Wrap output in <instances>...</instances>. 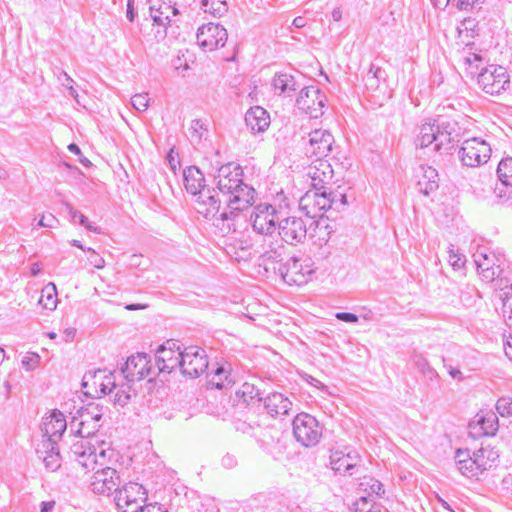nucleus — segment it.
Wrapping results in <instances>:
<instances>
[{
    "label": "nucleus",
    "mask_w": 512,
    "mask_h": 512,
    "mask_svg": "<svg viewBox=\"0 0 512 512\" xmlns=\"http://www.w3.org/2000/svg\"><path fill=\"white\" fill-rule=\"evenodd\" d=\"M215 182L226 204L216 220V227L223 235H227L236 231L241 221L240 212L253 204L255 190L244 182L243 169L234 162L222 165L218 169Z\"/></svg>",
    "instance_id": "1"
},
{
    "label": "nucleus",
    "mask_w": 512,
    "mask_h": 512,
    "mask_svg": "<svg viewBox=\"0 0 512 512\" xmlns=\"http://www.w3.org/2000/svg\"><path fill=\"white\" fill-rule=\"evenodd\" d=\"M101 417L99 413L92 415L88 411L81 414L80 427L73 436V442L70 446L71 456L81 467L95 468L97 464L98 445H101L102 442H99L94 434L100 427Z\"/></svg>",
    "instance_id": "2"
},
{
    "label": "nucleus",
    "mask_w": 512,
    "mask_h": 512,
    "mask_svg": "<svg viewBox=\"0 0 512 512\" xmlns=\"http://www.w3.org/2000/svg\"><path fill=\"white\" fill-rule=\"evenodd\" d=\"M114 455V450L104 442L98 445L97 464L95 468H85L87 471H94L90 478V488L94 493L109 495L112 491H117L120 484V476L116 469L107 466Z\"/></svg>",
    "instance_id": "3"
},
{
    "label": "nucleus",
    "mask_w": 512,
    "mask_h": 512,
    "mask_svg": "<svg viewBox=\"0 0 512 512\" xmlns=\"http://www.w3.org/2000/svg\"><path fill=\"white\" fill-rule=\"evenodd\" d=\"M454 142L450 124L445 121L429 120L419 127L415 139L418 148H429L433 152H447Z\"/></svg>",
    "instance_id": "4"
},
{
    "label": "nucleus",
    "mask_w": 512,
    "mask_h": 512,
    "mask_svg": "<svg viewBox=\"0 0 512 512\" xmlns=\"http://www.w3.org/2000/svg\"><path fill=\"white\" fill-rule=\"evenodd\" d=\"M477 84L486 94L500 95L510 87V75L501 65H489L477 76Z\"/></svg>",
    "instance_id": "5"
},
{
    "label": "nucleus",
    "mask_w": 512,
    "mask_h": 512,
    "mask_svg": "<svg viewBox=\"0 0 512 512\" xmlns=\"http://www.w3.org/2000/svg\"><path fill=\"white\" fill-rule=\"evenodd\" d=\"M335 203L334 194L325 189H311L299 201L300 210L309 218H321Z\"/></svg>",
    "instance_id": "6"
},
{
    "label": "nucleus",
    "mask_w": 512,
    "mask_h": 512,
    "mask_svg": "<svg viewBox=\"0 0 512 512\" xmlns=\"http://www.w3.org/2000/svg\"><path fill=\"white\" fill-rule=\"evenodd\" d=\"M491 145L480 137L464 140L459 150V158L467 167H478L485 164L491 157Z\"/></svg>",
    "instance_id": "7"
},
{
    "label": "nucleus",
    "mask_w": 512,
    "mask_h": 512,
    "mask_svg": "<svg viewBox=\"0 0 512 512\" xmlns=\"http://www.w3.org/2000/svg\"><path fill=\"white\" fill-rule=\"evenodd\" d=\"M250 221L257 234L270 236L278 229L279 211L271 204H258L250 215Z\"/></svg>",
    "instance_id": "8"
},
{
    "label": "nucleus",
    "mask_w": 512,
    "mask_h": 512,
    "mask_svg": "<svg viewBox=\"0 0 512 512\" xmlns=\"http://www.w3.org/2000/svg\"><path fill=\"white\" fill-rule=\"evenodd\" d=\"M293 434L301 445L312 447L319 442L322 428L315 417L307 413H300L293 420Z\"/></svg>",
    "instance_id": "9"
},
{
    "label": "nucleus",
    "mask_w": 512,
    "mask_h": 512,
    "mask_svg": "<svg viewBox=\"0 0 512 512\" xmlns=\"http://www.w3.org/2000/svg\"><path fill=\"white\" fill-rule=\"evenodd\" d=\"M146 500V491L136 482H129L116 491L115 502L119 512H139Z\"/></svg>",
    "instance_id": "10"
},
{
    "label": "nucleus",
    "mask_w": 512,
    "mask_h": 512,
    "mask_svg": "<svg viewBox=\"0 0 512 512\" xmlns=\"http://www.w3.org/2000/svg\"><path fill=\"white\" fill-rule=\"evenodd\" d=\"M325 103V94L316 86L302 88L296 99L298 109L314 119L323 115Z\"/></svg>",
    "instance_id": "11"
},
{
    "label": "nucleus",
    "mask_w": 512,
    "mask_h": 512,
    "mask_svg": "<svg viewBox=\"0 0 512 512\" xmlns=\"http://www.w3.org/2000/svg\"><path fill=\"white\" fill-rule=\"evenodd\" d=\"M278 270L285 283L298 286L307 283L313 273L309 259L299 260L295 257L280 265Z\"/></svg>",
    "instance_id": "12"
},
{
    "label": "nucleus",
    "mask_w": 512,
    "mask_h": 512,
    "mask_svg": "<svg viewBox=\"0 0 512 512\" xmlns=\"http://www.w3.org/2000/svg\"><path fill=\"white\" fill-rule=\"evenodd\" d=\"M208 368L206 352L199 346H189L183 350L181 373L196 378Z\"/></svg>",
    "instance_id": "13"
},
{
    "label": "nucleus",
    "mask_w": 512,
    "mask_h": 512,
    "mask_svg": "<svg viewBox=\"0 0 512 512\" xmlns=\"http://www.w3.org/2000/svg\"><path fill=\"white\" fill-rule=\"evenodd\" d=\"M220 195L218 190L206 188L202 189V191L195 196V210L206 219L213 220L215 226L217 218L220 217L219 211L221 203L224 202V198H220Z\"/></svg>",
    "instance_id": "14"
},
{
    "label": "nucleus",
    "mask_w": 512,
    "mask_h": 512,
    "mask_svg": "<svg viewBox=\"0 0 512 512\" xmlns=\"http://www.w3.org/2000/svg\"><path fill=\"white\" fill-rule=\"evenodd\" d=\"M278 234L283 242L296 245L306 239L307 225L302 218L289 216L279 221Z\"/></svg>",
    "instance_id": "15"
},
{
    "label": "nucleus",
    "mask_w": 512,
    "mask_h": 512,
    "mask_svg": "<svg viewBox=\"0 0 512 512\" xmlns=\"http://www.w3.org/2000/svg\"><path fill=\"white\" fill-rule=\"evenodd\" d=\"M226 29L214 23L202 25L197 32V42L200 47L207 51H213L223 47L227 41Z\"/></svg>",
    "instance_id": "16"
},
{
    "label": "nucleus",
    "mask_w": 512,
    "mask_h": 512,
    "mask_svg": "<svg viewBox=\"0 0 512 512\" xmlns=\"http://www.w3.org/2000/svg\"><path fill=\"white\" fill-rule=\"evenodd\" d=\"M151 369L150 357L145 353H137L127 358L121 374L128 382H135L149 376Z\"/></svg>",
    "instance_id": "17"
},
{
    "label": "nucleus",
    "mask_w": 512,
    "mask_h": 512,
    "mask_svg": "<svg viewBox=\"0 0 512 512\" xmlns=\"http://www.w3.org/2000/svg\"><path fill=\"white\" fill-rule=\"evenodd\" d=\"M334 142V137L328 130L316 129L308 135L306 153L317 159H324L332 151Z\"/></svg>",
    "instance_id": "18"
},
{
    "label": "nucleus",
    "mask_w": 512,
    "mask_h": 512,
    "mask_svg": "<svg viewBox=\"0 0 512 512\" xmlns=\"http://www.w3.org/2000/svg\"><path fill=\"white\" fill-rule=\"evenodd\" d=\"M66 419L61 412L54 411L51 415L45 417L42 423L43 446H51V443H57L66 430Z\"/></svg>",
    "instance_id": "19"
},
{
    "label": "nucleus",
    "mask_w": 512,
    "mask_h": 512,
    "mask_svg": "<svg viewBox=\"0 0 512 512\" xmlns=\"http://www.w3.org/2000/svg\"><path fill=\"white\" fill-rule=\"evenodd\" d=\"M307 175L311 179L312 189L328 190L327 185L332 182L333 169L327 160L316 159L309 165Z\"/></svg>",
    "instance_id": "20"
},
{
    "label": "nucleus",
    "mask_w": 512,
    "mask_h": 512,
    "mask_svg": "<svg viewBox=\"0 0 512 512\" xmlns=\"http://www.w3.org/2000/svg\"><path fill=\"white\" fill-rule=\"evenodd\" d=\"M360 462V457L355 451L344 452L341 450L332 451L330 455L331 468L338 473L353 474L352 470Z\"/></svg>",
    "instance_id": "21"
},
{
    "label": "nucleus",
    "mask_w": 512,
    "mask_h": 512,
    "mask_svg": "<svg viewBox=\"0 0 512 512\" xmlns=\"http://www.w3.org/2000/svg\"><path fill=\"white\" fill-rule=\"evenodd\" d=\"M263 403L267 414L274 418L288 415L293 406L290 399L279 392L268 394Z\"/></svg>",
    "instance_id": "22"
},
{
    "label": "nucleus",
    "mask_w": 512,
    "mask_h": 512,
    "mask_svg": "<svg viewBox=\"0 0 512 512\" xmlns=\"http://www.w3.org/2000/svg\"><path fill=\"white\" fill-rule=\"evenodd\" d=\"M417 186L421 193L429 195L438 188V172L428 165H421L416 173Z\"/></svg>",
    "instance_id": "23"
},
{
    "label": "nucleus",
    "mask_w": 512,
    "mask_h": 512,
    "mask_svg": "<svg viewBox=\"0 0 512 512\" xmlns=\"http://www.w3.org/2000/svg\"><path fill=\"white\" fill-rule=\"evenodd\" d=\"M471 432L476 436L494 435L498 429V419L494 413L476 415L475 419L469 424Z\"/></svg>",
    "instance_id": "24"
},
{
    "label": "nucleus",
    "mask_w": 512,
    "mask_h": 512,
    "mask_svg": "<svg viewBox=\"0 0 512 512\" xmlns=\"http://www.w3.org/2000/svg\"><path fill=\"white\" fill-rule=\"evenodd\" d=\"M245 122L252 132L262 133L270 125V116L264 108L254 106L246 112Z\"/></svg>",
    "instance_id": "25"
},
{
    "label": "nucleus",
    "mask_w": 512,
    "mask_h": 512,
    "mask_svg": "<svg viewBox=\"0 0 512 512\" xmlns=\"http://www.w3.org/2000/svg\"><path fill=\"white\" fill-rule=\"evenodd\" d=\"M184 186L188 193L197 196L202 189H206L203 173L196 167H187L183 172Z\"/></svg>",
    "instance_id": "26"
},
{
    "label": "nucleus",
    "mask_w": 512,
    "mask_h": 512,
    "mask_svg": "<svg viewBox=\"0 0 512 512\" xmlns=\"http://www.w3.org/2000/svg\"><path fill=\"white\" fill-rule=\"evenodd\" d=\"M182 353H172L170 348L157 349L156 363L160 372H172L175 368L181 369Z\"/></svg>",
    "instance_id": "27"
},
{
    "label": "nucleus",
    "mask_w": 512,
    "mask_h": 512,
    "mask_svg": "<svg viewBox=\"0 0 512 512\" xmlns=\"http://www.w3.org/2000/svg\"><path fill=\"white\" fill-rule=\"evenodd\" d=\"M456 464L460 473L467 477H475L481 474L480 469L476 466L473 455L468 451L458 449L455 455Z\"/></svg>",
    "instance_id": "28"
},
{
    "label": "nucleus",
    "mask_w": 512,
    "mask_h": 512,
    "mask_svg": "<svg viewBox=\"0 0 512 512\" xmlns=\"http://www.w3.org/2000/svg\"><path fill=\"white\" fill-rule=\"evenodd\" d=\"M503 280L497 281V297L502 301V315L507 325L512 326V285L501 286Z\"/></svg>",
    "instance_id": "29"
},
{
    "label": "nucleus",
    "mask_w": 512,
    "mask_h": 512,
    "mask_svg": "<svg viewBox=\"0 0 512 512\" xmlns=\"http://www.w3.org/2000/svg\"><path fill=\"white\" fill-rule=\"evenodd\" d=\"M286 254L285 246L282 244H277L276 246L269 245V248L260 253L261 265L264 266L265 270L268 271L270 267L275 270L273 267L274 264L280 263L283 261L284 256Z\"/></svg>",
    "instance_id": "30"
},
{
    "label": "nucleus",
    "mask_w": 512,
    "mask_h": 512,
    "mask_svg": "<svg viewBox=\"0 0 512 512\" xmlns=\"http://www.w3.org/2000/svg\"><path fill=\"white\" fill-rule=\"evenodd\" d=\"M272 85L279 95L291 96L298 88L295 78L287 73H278L273 77Z\"/></svg>",
    "instance_id": "31"
},
{
    "label": "nucleus",
    "mask_w": 512,
    "mask_h": 512,
    "mask_svg": "<svg viewBox=\"0 0 512 512\" xmlns=\"http://www.w3.org/2000/svg\"><path fill=\"white\" fill-rule=\"evenodd\" d=\"M37 453L43 459L45 467L51 471L57 470L61 465V457L57 448V443H51V446H43L37 449Z\"/></svg>",
    "instance_id": "32"
},
{
    "label": "nucleus",
    "mask_w": 512,
    "mask_h": 512,
    "mask_svg": "<svg viewBox=\"0 0 512 512\" xmlns=\"http://www.w3.org/2000/svg\"><path fill=\"white\" fill-rule=\"evenodd\" d=\"M473 457L476 462V466L480 469L481 473L492 466V464L498 459V453L491 447H481L474 451Z\"/></svg>",
    "instance_id": "33"
},
{
    "label": "nucleus",
    "mask_w": 512,
    "mask_h": 512,
    "mask_svg": "<svg viewBox=\"0 0 512 512\" xmlns=\"http://www.w3.org/2000/svg\"><path fill=\"white\" fill-rule=\"evenodd\" d=\"M235 380L229 366H218L214 371L210 383L217 389H227L234 384Z\"/></svg>",
    "instance_id": "34"
},
{
    "label": "nucleus",
    "mask_w": 512,
    "mask_h": 512,
    "mask_svg": "<svg viewBox=\"0 0 512 512\" xmlns=\"http://www.w3.org/2000/svg\"><path fill=\"white\" fill-rule=\"evenodd\" d=\"M58 303L57 289L54 283H48L41 290V296L38 300V304L44 309L53 311L56 309Z\"/></svg>",
    "instance_id": "35"
},
{
    "label": "nucleus",
    "mask_w": 512,
    "mask_h": 512,
    "mask_svg": "<svg viewBox=\"0 0 512 512\" xmlns=\"http://www.w3.org/2000/svg\"><path fill=\"white\" fill-rule=\"evenodd\" d=\"M200 7L206 14L220 18L228 12V4L225 0H201Z\"/></svg>",
    "instance_id": "36"
},
{
    "label": "nucleus",
    "mask_w": 512,
    "mask_h": 512,
    "mask_svg": "<svg viewBox=\"0 0 512 512\" xmlns=\"http://www.w3.org/2000/svg\"><path fill=\"white\" fill-rule=\"evenodd\" d=\"M94 378V384L103 395H110L115 391V388H117L116 377L112 373L103 374L102 372H98Z\"/></svg>",
    "instance_id": "37"
},
{
    "label": "nucleus",
    "mask_w": 512,
    "mask_h": 512,
    "mask_svg": "<svg viewBox=\"0 0 512 512\" xmlns=\"http://www.w3.org/2000/svg\"><path fill=\"white\" fill-rule=\"evenodd\" d=\"M237 395L243 399L247 404H251L254 401H263L261 397V391L254 384L245 382L242 384L240 389L237 391Z\"/></svg>",
    "instance_id": "38"
},
{
    "label": "nucleus",
    "mask_w": 512,
    "mask_h": 512,
    "mask_svg": "<svg viewBox=\"0 0 512 512\" xmlns=\"http://www.w3.org/2000/svg\"><path fill=\"white\" fill-rule=\"evenodd\" d=\"M412 362L424 377L432 380L437 376V372L430 366L428 360L423 354L414 353L412 356Z\"/></svg>",
    "instance_id": "39"
},
{
    "label": "nucleus",
    "mask_w": 512,
    "mask_h": 512,
    "mask_svg": "<svg viewBox=\"0 0 512 512\" xmlns=\"http://www.w3.org/2000/svg\"><path fill=\"white\" fill-rule=\"evenodd\" d=\"M497 174L503 186H512V157L504 158L497 167Z\"/></svg>",
    "instance_id": "40"
},
{
    "label": "nucleus",
    "mask_w": 512,
    "mask_h": 512,
    "mask_svg": "<svg viewBox=\"0 0 512 512\" xmlns=\"http://www.w3.org/2000/svg\"><path fill=\"white\" fill-rule=\"evenodd\" d=\"M207 133L208 129L201 120L194 119L191 121L189 127V138L192 143H200Z\"/></svg>",
    "instance_id": "41"
},
{
    "label": "nucleus",
    "mask_w": 512,
    "mask_h": 512,
    "mask_svg": "<svg viewBox=\"0 0 512 512\" xmlns=\"http://www.w3.org/2000/svg\"><path fill=\"white\" fill-rule=\"evenodd\" d=\"M64 205L71 218V221L76 222L78 220L79 224L84 226L89 231L100 233V228L89 223L87 218L81 212L75 210L71 204L65 203Z\"/></svg>",
    "instance_id": "42"
},
{
    "label": "nucleus",
    "mask_w": 512,
    "mask_h": 512,
    "mask_svg": "<svg viewBox=\"0 0 512 512\" xmlns=\"http://www.w3.org/2000/svg\"><path fill=\"white\" fill-rule=\"evenodd\" d=\"M474 262L477 271L497 266L495 264V256L492 253H486L484 251H477L474 254Z\"/></svg>",
    "instance_id": "43"
},
{
    "label": "nucleus",
    "mask_w": 512,
    "mask_h": 512,
    "mask_svg": "<svg viewBox=\"0 0 512 512\" xmlns=\"http://www.w3.org/2000/svg\"><path fill=\"white\" fill-rule=\"evenodd\" d=\"M131 386L128 383L118 385L117 388H115V391L111 394L113 395V400L116 404H119L121 406L126 405L131 397Z\"/></svg>",
    "instance_id": "44"
},
{
    "label": "nucleus",
    "mask_w": 512,
    "mask_h": 512,
    "mask_svg": "<svg viewBox=\"0 0 512 512\" xmlns=\"http://www.w3.org/2000/svg\"><path fill=\"white\" fill-rule=\"evenodd\" d=\"M360 485L369 495L381 496L385 492L383 484L374 478H364Z\"/></svg>",
    "instance_id": "45"
},
{
    "label": "nucleus",
    "mask_w": 512,
    "mask_h": 512,
    "mask_svg": "<svg viewBox=\"0 0 512 512\" xmlns=\"http://www.w3.org/2000/svg\"><path fill=\"white\" fill-rule=\"evenodd\" d=\"M482 58L480 55L476 53H468L467 55H462L460 62L465 66L467 73L474 75L476 71L474 70L478 68V63L481 62Z\"/></svg>",
    "instance_id": "46"
},
{
    "label": "nucleus",
    "mask_w": 512,
    "mask_h": 512,
    "mask_svg": "<svg viewBox=\"0 0 512 512\" xmlns=\"http://www.w3.org/2000/svg\"><path fill=\"white\" fill-rule=\"evenodd\" d=\"M54 75L57 76L58 81H61V77L67 80V83H62V86L67 88V90L69 91V95L73 97L77 103H79V95L76 89L74 88L75 81L64 70L61 69H56L54 71Z\"/></svg>",
    "instance_id": "47"
},
{
    "label": "nucleus",
    "mask_w": 512,
    "mask_h": 512,
    "mask_svg": "<svg viewBox=\"0 0 512 512\" xmlns=\"http://www.w3.org/2000/svg\"><path fill=\"white\" fill-rule=\"evenodd\" d=\"M448 261L453 269H461L466 262L465 256L455 249L454 245H450L448 248Z\"/></svg>",
    "instance_id": "48"
},
{
    "label": "nucleus",
    "mask_w": 512,
    "mask_h": 512,
    "mask_svg": "<svg viewBox=\"0 0 512 512\" xmlns=\"http://www.w3.org/2000/svg\"><path fill=\"white\" fill-rule=\"evenodd\" d=\"M496 410L502 417L512 416V398L501 397L497 400Z\"/></svg>",
    "instance_id": "49"
},
{
    "label": "nucleus",
    "mask_w": 512,
    "mask_h": 512,
    "mask_svg": "<svg viewBox=\"0 0 512 512\" xmlns=\"http://www.w3.org/2000/svg\"><path fill=\"white\" fill-rule=\"evenodd\" d=\"M131 104L134 109H136L139 112H144L149 107V98L147 93H139L135 94L131 98Z\"/></svg>",
    "instance_id": "50"
},
{
    "label": "nucleus",
    "mask_w": 512,
    "mask_h": 512,
    "mask_svg": "<svg viewBox=\"0 0 512 512\" xmlns=\"http://www.w3.org/2000/svg\"><path fill=\"white\" fill-rule=\"evenodd\" d=\"M501 273V269L499 266L491 267V268H485L484 270H479L478 274L481 277V279L485 282H493L496 280V278L499 277Z\"/></svg>",
    "instance_id": "51"
},
{
    "label": "nucleus",
    "mask_w": 512,
    "mask_h": 512,
    "mask_svg": "<svg viewBox=\"0 0 512 512\" xmlns=\"http://www.w3.org/2000/svg\"><path fill=\"white\" fill-rule=\"evenodd\" d=\"M387 77V74H386V71L380 67H376L374 65H371L367 75H366V78H365V81H367V83H369L370 81H374V80H377L378 82H380V80H385Z\"/></svg>",
    "instance_id": "52"
},
{
    "label": "nucleus",
    "mask_w": 512,
    "mask_h": 512,
    "mask_svg": "<svg viewBox=\"0 0 512 512\" xmlns=\"http://www.w3.org/2000/svg\"><path fill=\"white\" fill-rule=\"evenodd\" d=\"M87 251L91 253L88 257L89 263L97 269H102L105 266V260L92 248L88 247Z\"/></svg>",
    "instance_id": "53"
},
{
    "label": "nucleus",
    "mask_w": 512,
    "mask_h": 512,
    "mask_svg": "<svg viewBox=\"0 0 512 512\" xmlns=\"http://www.w3.org/2000/svg\"><path fill=\"white\" fill-rule=\"evenodd\" d=\"M56 223H58V219L53 214H47L41 216L40 220L37 222V226L54 228Z\"/></svg>",
    "instance_id": "54"
},
{
    "label": "nucleus",
    "mask_w": 512,
    "mask_h": 512,
    "mask_svg": "<svg viewBox=\"0 0 512 512\" xmlns=\"http://www.w3.org/2000/svg\"><path fill=\"white\" fill-rule=\"evenodd\" d=\"M39 363V356L33 354L32 356H26L22 359V366L27 370H33Z\"/></svg>",
    "instance_id": "55"
},
{
    "label": "nucleus",
    "mask_w": 512,
    "mask_h": 512,
    "mask_svg": "<svg viewBox=\"0 0 512 512\" xmlns=\"http://www.w3.org/2000/svg\"><path fill=\"white\" fill-rule=\"evenodd\" d=\"M483 3L484 0H457L456 6L460 10H469Z\"/></svg>",
    "instance_id": "56"
},
{
    "label": "nucleus",
    "mask_w": 512,
    "mask_h": 512,
    "mask_svg": "<svg viewBox=\"0 0 512 512\" xmlns=\"http://www.w3.org/2000/svg\"><path fill=\"white\" fill-rule=\"evenodd\" d=\"M501 489L505 494L512 496V473L503 477L501 481Z\"/></svg>",
    "instance_id": "57"
},
{
    "label": "nucleus",
    "mask_w": 512,
    "mask_h": 512,
    "mask_svg": "<svg viewBox=\"0 0 512 512\" xmlns=\"http://www.w3.org/2000/svg\"><path fill=\"white\" fill-rule=\"evenodd\" d=\"M336 318L338 320H341L344 322H349V323H355L358 321V316L356 314L349 313V312H338L336 314Z\"/></svg>",
    "instance_id": "58"
},
{
    "label": "nucleus",
    "mask_w": 512,
    "mask_h": 512,
    "mask_svg": "<svg viewBox=\"0 0 512 512\" xmlns=\"http://www.w3.org/2000/svg\"><path fill=\"white\" fill-rule=\"evenodd\" d=\"M167 161L169 163L170 168L175 172L177 167L180 165V161L178 159V154L174 153V149H171L167 155Z\"/></svg>",
    "instance_id": "59"
},
{
    "label": "nucleus",
    "mask_w": 512,
    "mask_h": 512,
    "mask_svg": "<svg viewBox=\"0 0 512 512\" xmlns=\"http://www.w3.org/2000/svg\"><path fill=\"white\" fill-rule=\"evenodd\" d=\"M503 349L505 352V355L512 359V337L509 335H503Z\"/></svg>",
    "instance_id": "60"
},
{
    "label": "nucleus",
    "mask_w": 512,
    "mask_h": 512,
    "mask_svg": "<svg viewBox=\"0 0 512 512\" xmlns=\"http://www.w3.org/2000/svg\"><path fill=\"white\" fill-rule=\"evenodd\" d=\"M302 377L307 383H309L310 385H312L318 389H321V390L327 389V387L321 381H319L318 379L314 378L311 375L304 374Z\"/></svg>",
    "instance_id": "61"
},
{
    "label": "nucleus",
    "mask_w": 512,
    "mask_h": 512,
    "mask_svg": "<svg viewBox=\"0 0 512 512\" xmlns=\"http://www.w3.org/2000/svg\"><path fill=\"white\" fill-rule=\"evenodd\" d=\"M170 348L172 353H182L183 350H181L178 343L174 340H168L165 344L161 345L158 349H168Z\"/></svg>",
    "instance_id": "62"
},
{
    "label": "nucleus",
    "mask_w": 512,
    "mask_h": 512,
    "mask_svg": "<svg viewBox=\"0 0 512 512\" xmlns=\"http://www.w3.org/2000/svg\"><path fill=\"white\" fill-rule=\"evenodd\" d=\"M139 512H167L161 505L159 504H148L142 506Z\"/></svg>",
    "instance_id": "63"
},
{
    "label": "nucleus",
    "mask_w": 512,
    "mask_h": 512,
    "mask_svg": "<svg viewBox=\"0 0 512 512\" xmlns=\"http://www.w3.org/2000/svg\"><path fill=\"white\" fill-rule=\"evenodd\" d=\"M355 512H388L386 508L381 505L374 504L370 508L357 506Z\"/></svg>",
    "instance_id": "64"
}]
</instances>
